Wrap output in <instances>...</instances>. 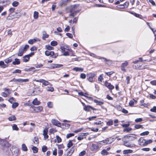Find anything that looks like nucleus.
<instances>
[{
	"label": "nucleus",
	"mask_w": 156,
	"mask_h": 156,
	"mask_svg": "<svg viewBox=\"0 0 156 156\" xmlns=\"http://www.w3.org/2000/svg\"><path fill=\"white\" fill-rule=\"evenodd\" d=\"M33 142L34 144H38L39 142L38 138L37 137H34Z\"/></svg>",
	"instance_id": "f704fd0d"
},
{
	"label": "nucleus",
	"mask_w": 156,
	"mask_h": 156,
	"mask_svg": "<svg viewBox=\"0 0 156 156\" xmlns=\"http://www.w3.org/2000/svg\"><path fill=\"white\" fill-rule=\"evenodd\" d=\"M48 150V148L45 145H43L42 147V151L45 152Z\"/></svg>",
	"instance_id": "37998d69"
},
{
	"label": "nucleus",
	"mask_w": 156,
	"mask_h": 156,
	"mask_svg": "<svg viewBox=\"0 0 156 156\" xmlns=\"http://www.w3.org/2000/svg\"><path fill=\"white\" fill-rule=\"evenodd\" d=\"M48 128H46L43 130V135L44 136V138L45 140L48 138L49 136L48 134Z\"/></svg>",
	"instance_id": "ddd939ff"
},
{
	"label": "nucleus",
	"mask_w": 156,
	"mask_h": 156,
	"mask_svg": "<svg viewBox=\"0 0 156 156\" xmlns=\"http://www.w3.org/2000/svg\"><path fill=\"white\" fill-rule=\"evenodd\" d=\"M22 150L23 151H26L28 150L27 147L25 144H23L22 145Z\"/></svg>",
	"instance_id": "7c9ffc66"
},
{
	"label": "nucleus",
	"mask_w": 156,
	"mask_h": 156,
	"mask_svg": "<svg viewBox=\"0 0 156 156\" xmlns=\"http://www.w3.org/2000/svg\"><path fill=\"white\" fill-rule=\"evenodd\" d=\"M33 81L42 83V84L44 86L49 85L50 84V83L48 81L43 79H40L39 80H36V79H35L33 80Z\"/></svg>",
	"instance_id": "423d86ee"
},
{
	"label": "nucleus",
	"mask_w": 156,
	"mask_h": 156,
	"mask_svg": "<svg viewBox=\"0 0 156 156\" xmlns=\"http://www.w3.org/2000/svg\"><path fill=\"white\" fill-rule=\"evenodd\" d=\"M63 151L62 150L60 149L58 151V156H62L63 154Z\"/></svg>",
	"instance_id": "052dcab7"
},
{
	"label": "nucleus",
	"mask_w": 156,
	"mask_h": 156,
	"mask_svg": "<svg viewBox=\"0 0 156 156\" xmlns=\"http://www.w3.org/2000/svg\"><path fill=\"white\" fill-rule=\"evenodd\" d=\"M104 62L105 64L109 65H111L112 64V60L109 59H105Z\"/></svg>",
	"instance_id": "b1692460"
},
{
	"label": "nucleus",
	"mask_w": 156,
	"mask_h": 156,
	"mask_svg": "<svg viewBox=\"0 0 156 156\" xmlns=\"http://www.w3.org/2000/svg\"><path fill=\"white\" fill-rule=\"evenodd\" d=\"M47 88V90L48 91L53 92L54 90V88L52 87H48Z\"/></svg>",
	"instance_id": "4d7b16f0"
},
{
	"label": "nucleus",
	"mask_w": 156,
	"mask_h": 156,
	"mask_svg": "<svg viewBox=\"0 0 156 156\" xmlns=\"http://www.w3.org/2000/svg\"><path fill=\"white\" fill-rule=\"evenodd\" d=\"M114 73V72L113 71H110L108 72H105V73L109 77H110L111 75H112Z\"/></svg>",
	"instance_id": "5fc2aeb1"
},
{
	"label": "nucleus",
	"mask_w": 156,
	"mask_h": 156,
	"mask_svg": "<svg viewBox=\"0 0 156 156\" xmlns=\"http://www.w3.org/2000/svg\"><path fill=\"white\" fill-rule=\"evenodd\" d=\"M132 130V128H124L123 130V131L126 132H128L130 131H131Z\"/></svg>",
	"instance_id": "bf43d9fd"
},
{
	"label": "nucleus",
	"mask_w": 156,
	"mask_h": 156,
	"mask_svg": "<svg viewBox=\"0 0 156 156\" xmlns=\"http://www.w3.org/2000/svg\"><path fill=\"white\" fill-rule=\"evenodd\" d=\"M104 85L108 88L109 90H112L114 88V87L110 83L108 82L107 80H106L104 83Z\"/></svg>",
	"instance_id": "6e6552de"
},
{
	"label": "nucleus",
	"mask_w": 156,
	"mask_h": 156,
	"mask_svg": "<svg viewBox=\"0 0 156 156\" xmlns=\"http://www.w3.org/2000/svg\"><path fill=\"white\" fill-rule=\"evenodd\" d=\"M51 122L53 125L56 126L58 127H61V123L57 120L55 119H51Z\"/></svg>",
	"instance_id": "1a4fd4ad"
},
{
	"label": "nucleus",
	"mask_w": 156,
	"mask_h": 156,
	"mask_svg": "<svg viewBox=\"0 0 156 156\" xmlns=\"http://www.w3.org/2000/svg\"><path fill=\"white\" fill-rule=\"evenodd\" d=\"M89 134L88 133H80L79 135V136L77 137V139L79 140H81L84 139V136L88 135Z\"/></svg>",
	"instance_id": "f8f14e48"
},
{
	"label": "nucleus",
	"mask_w": 156,
	"mask_h": 156,
	"mask_svg": "<svg viewBox=\"0 0 156 156\" xmlns=\"http://www.w3.org/2000/svg\"><path fill=\"white\" fill-rule=\"evenodd\" d=\"M129 63L127 61H125L124 62L122 63L121 66V70L124 72H126V68L128 65Z\"/></svg>",
	"instance_id": "9d476101"
},
{
	"label": "nucleus",
	"mask_w": 156,
	"mask_h": 156,
	"mask_svg": "<svg viewBox=\"0 0 156 156\" xmlns=\"http://www.w3.org/2000/svg\"><path fill=\"white\" fill-rule=\"evenodd\" d=\"M36 41V40L35 39H30L28 41V43L31 44H33Z\"/></svg>",
	"instance_id": "de8ad7c7"
},
{
	"label": "nucleus",
	"mask_w": 156,
	"mask_h": 156,
	"mask_svg": "<svg viewBox=\"0 0 156 156\" xmlns=\"http://www.w3.org/2000/svg\"><path fill=\"white\" fill-rule=\"evenodd\" d=\"M34 52H32L30 53L25 55L24 57L23 58H29L30 57H31L32 56L34 55Z\"/></svg>",
	"instance_id": "72a5a7b5"
},
{
	"label": "nucleus",
	"mask_w": 156,
	"mask_h": 156,
	"mask_svg": "<svg viewBox=\"0 0 156 156\" xmlns=\"http://www.w3.org/2000/svg\"><path fill=\"white\" fill-rule=\"evenodd\" d=\"M29 45H26L24 46H21L19 49V52L18 53V55L19 56H22L25 52H26L29 48Z\"/></svg>",
	"instance_id": "f257e3e1"
},
{
	"label": "nucleus",
	"mask_w": 156,
	"mask_h": 156,
	"mask_svg": "<svg viewBox=\"0 0 156 156\" xmlns=\"http://www.w3.org/2000/svg\"><path fill=\"white\" fill-rule=\"evenodd\" d=\"M49 37V35L47 34L46 32H43V36H42V39L44 40H45L46 38H48Z\"/></svg>",
	"instance_id": "cd10ccee"
},
{
	"label": "nucleus",
	"mask_w": 156,
	"mask_h": 156,
	"mask_svg": "<svg viewBox=\"0 0 156 156\" xmlns=\"http://www.w3.org/2000/svg\"><path fill=\"white\" fill-rule=\"evenodd\" d=\"M99 147L98 145L92 144L90 150L92 151H95L98 149Z\"/></svg>",
	"instance_id": "dca6fc26"
},
{
	"label": "nucleus",
	"mask_w": 156,
	"mask_h": 156,
	"mask_svg": "<svg viewBox=\"0 0 156 156\" xmlns=\"http://www.w3.org/2000/svg\"><path fill=\"white\" fill-rule=\"evenodd\" d=\"M74 134L73 133H69L66 136V138H69L70 137L74 136Z\"/></svg>",
	"instance_id": "8fccbe9b"
},
{
	"label": "nucleus",
	"mask_w": 156,
	"mask_h": 156,
	"mask_svg": "<svg viewBox=\"0 0 156 156\" xmlns=\"http://www.w3.org/2000/svg\"><path fill=\"white\" fill-rule=\"evenodd\" d=\"M74 151V147H72V148L70 149V150L68 151V153L69 154H70V155H71L73 154Z\"/></svg>",
	"instance_id": "e2e57ef3"
},
{
	"label": "nucleus",
	"mask_w": 156,
	"mask_h": 156,
	"mask_svg": "<svg viewBox=\"0 0 156 156\" xmlns=\"http://www.w3.org/2000/svg\"><path fill=\"white\" fill-rule=\"evenodd\" d=\"M45 54L47 56H50V57L53 58H56L58 55L56 54H55L54 52L49 51H46L45 52Z\"/></svg>",
	"instance_id": "39448f33"
},
{
	"label": "nucleus",
	"mask_w": 156,
	"mask_h": 156,
	"mask_svg": "<svg viewBox=\"0 0 156 156\" xmlns=\"http://www.w3.org/2000/svg\"><path fill=\"white\" fill-rule=\"evenodd\" d=\"M94 102L97 105L101 106L102 108H103L101 106L104 104V102L103 101H98L97 99H94Z\"/></svg>",
	"instance_id": "6ab92c4d"
},
{
	"label": "nucleus",
	"mask_w": 156,
	"mask_h": 156,
	"mask_svg": "<svg viewBox=\"0 0 156 156\" xmlns=\"http://www.w3.org/2000/svg\"><path fill=\"white\" fill-rule=\"evenodd\" d=\"M19 4V3L17 1H14L12 3V5L14 7H16Z\"/></svg>",
	"instance_id": "3c124183"
},
{
	"label": "nucleus",
	"mask_w": 156,
	"mask_h": 156,
	"mask_svg": "<svg viewBox=\"0 0 156 156\" xmlns=\"http://www.w3.org/2000/svg\"><path fill=\"white\" fill-rule=\"evenodd\" d=\"M67 2V0H62L59 2V5L62 6L63 5H66Z\"/></svg>",
	"instance_id": "c756f323"
},
{
	"label": "nucleus",
	"mask_w": 156,
	"mask_h": 156,
	"mask_svg": "<svg viewBox=\"0 0 156 156\" xmlns=\"http://www.w3.org/2000/svg\"><path fill=\"white\" fill-rule=\"evenodd\" d=\"M101 154L103 155H107L109 153L106 150L104 149L101 151Z\"/></svg>",
	"instance_id": "49530a36"
},
{
	"label": "nucleus",
	"mask_w": 156,
	"mask_h": 156,
	"mask_svg": "<svg viewBox=\"0 0 156 156\" xmlns=\"http://www.w3.org/2000/svg\"><path fill=\"white\" fill-rule=\"evenodd\" d=\"M86 153V151L83 150V151L81 152L79 154V156H83Z\"/></svg>",
	"instance_id": "6e6d98bb"
},
{
	"label": "nucleus",
	"mask_w": 156,
	"mask_h": 156,
	"mask_svg": "<svg viewBox=\"0 0 156 156\" xmlns=\"http://www.w3.org/2000/svg\"><path fill=\"white\" fill-rule=\"evenodd\" d=\"M21 73V70L20 69H16L14 70L13 72L12 73Z\"/></svg>",
	"instance_id": "864d4df0"
},
{
	"label": "nucleus",
	"mask_w": 156,
	"mask_h": 156,
	"mask_svg": "<svg viewBox=\"0 0 156 156\" xmlns=\"http://www.w3.org/2000/svg\"><path fill=\"white\" fill-rule=\"evenodd\" d=\"M56 139L57 140V142L58 143H60L62 141V140L61 138L58 135L56 136Z\"/></svg>",
	"instance_id": "a18cd8bd"
},
{
	"label": "nucleus",
	"mask_w": 156,
	"mask_h": 156,
	"mask_svg": "<svg viewBox=\"0 0 156 156\" xmlns=\"http://www.w3.org/2000/svg\"><path fill=\"white\" fill-rule=\"evenodd\" d=\"M57 132V130L55 128H51L49 129V132L50 134H54L55 133Z\"/></svg>",
	"instance_id": "c85d7f7f"
},
{
	"label": "nucleus",
	"mask_w": 156,
	"mask_h": 156,
	"mask_svg": "<svg viewBox=\"0 0 156 156\" xmlns=\"http://www.w3.org/2000/svg\"><path fill=\"white\" fill-rule=\"evenodd\" d=\"M96 74L90 73H88L87 75V80L90 82L92 83L94 82V78L96 76Z\"/></svg>",
	"instance_id": "7ed1b4c3"
},
{
	"label": "nucleus",
	"mask_w": 156,
	"mask_h": 156,
	"mask_svg": "<svg viewBox=\"0 0 156 156\" xmlns=\"http://www.w3.org/2000/svg\"><path fill=\"white\" fill-rule=\"evenodd\" d=\"M34 17L35 19H37L38 17V13L36 11H34Z\"/></svg>",
	"instance_id": "c03bdc74"
},
{
	"label": "nucleus",
	"mask_w": 156,
	"mask_h": 156,
	"mask_svg": "<svg viewBox=\"0 0 156 156\" xmlns=\"http://www.w3.org/2000/svg\"><path fill=\"white\" fill-rule=\"evenodd\" d=\"M134 99H133V100H131L129 102V106L131 107H133L134 105Z\"/></svg>",
	"instance_id": "13d9d810"
},
{
	"label": "nucleus",
	"mask_w": 156,
	"mask_h": 156,
	"mask_svg": "<svg viewBox=\"0 0 156 156\" xmlns=\"http://www.w3.org/2000/svg\"><path fill=\"white\" fill-rule=\"evenodd\" d=\"M47 105L50 108H51L53 107V103L51 102H48L47 103Z\"/></svg>",
	"instance_id": "09e8293b"
},
{
	"label": "nucleus",
	"mask_w": 156,
	"mask_h": 156,
	"mask_svg": "<svg viewBox=\"0 0 156 156\" xmlns=\"http://www.w3.org/2000/svg\"><path fill=\"white\" fill-rule=\"evenodd\" d=\"M63 65L62 64H51L50 68L51 69H55L56 68H60Z\"/></svg>",
	"instance_id": "2eb2a0df"
},
{
	"label": "nucleus",
	"mask_w": 156,
	"mask_h": 156,
	"mask_svg": "<svg viewBox=\"0 0 156 156\" xmlns=\"http://www.w3.org/2000/svg\"><path fill=\"white\" fill-rule=\"evenodd\" d=\"M103 76V74H102L99 76L98 78V81L100 82H102L104 80Z\"/></svg>",
	"instance_id": "a878e982"
},
{
	"label": "nucleus",
	"mask_w": 156,
	"mask_h": 156,
	"mask_svg": "<svg viewBox=\"0 0 156 156\" xmlns=\"http://www.w3.org/2000/svg\"><path fill=\"white\" fill-rule=\"evenodd\" d=\"M73 145V143L72 140H69L68 143L67 144V147L68 148H69Z\"/></svg>",
	"instance_id": "4c0bfd02"
},
{
	"label": "nucleus",
	"mask_w": 156,
	"mask_h": 156,
	"mask_svg": "<svg viewBox=\"0 0 156 156\" xmlns=\"http://www.w3.org/2000/svg\"><path fill=\"white\" fill-rule=\"evenodd\" d=\"M76 5H74L70 9L69 12H70V16H74L76 15Z\"/></svg>",
	"instance_id": "0eeeda50"
},
{
	"label": "nucleus",
	"mask_w": 156,
	"mask_h": 156,
	"mask_svg": "<svg viewBox=\"0 0 156 156\" xmlns=\"http://www.w3.org/2000/svg\"><path fill=\"white\" fill-rule=\"evenodd\" d=\"M8 120L10 121H13L16 120V118L14 115H12L8 118Z\"/></svg>",
	"instance_id": "393cba45"
},
{
	"label": "nucleus",
	"mask_w": 156,
	"mask_h": 156,
	"mask_svg": "<svg viewBox=\"0 0 156 156\" xmlns=\"http://www.w3.org/2000/svg\"><path fill=\"white\" fill-rule=\"evenodd\" d=\"M8 101L11 104H12L13 102L15 101V99L13 97H11L8 100Z\"/></svg>",
	"instance_id": "a19ab883"
},
{
	"label": "nucleus",
	"mask_w": 156,
	"mask_h": 156,
	"mask_svg": "<svg viewBox=\"0 0 156 156\" xmlns=\"http://www.w3.org/2000/svg\"><path fill=\"white\" fill-rule=\"evenodd\" d=\"M12 129L13 130H18L19 129V128L17 126L16 124H14L12 126Z\"/></svg>",
	"instance_id": "680f3d73"
},
{
	"label": "nucleus",
	"mask_w": 156,
	"mask_h": 156,
	"mask_svg": "<svg viewBox=\"0 0 156 156\" xmlns=\"http://www.w3.org/2000/svg\"><path fill=\"white\" fill-rule=\"evenodd\" d=\"M133 152V151L132 150L128 149L124 150L123 151V154H127L129 153H131Z\"/></svg>",
	"instance_id": "bb28decb"
},
{
	"label": "nucleus",
	"mask_w": 156,
	"mask_h": 156,
	"mask_svg": "<svg viewBox=\"0 0 156 156\" xmlns=\"http://www.w3.org/2000/svg\"><path fill=\"white\" fill-rule=\"evenodd\" d=\"M101 144L103 145L109 144L111 143V142L109 141V139L108 138H107L105 140L101 141Z\"/></svg>",
	"instance_id": "f3484780"
},
{
	"label": "nucleus",
	"mask_w": 156,
	"mask_h": 156,
	"mask_svg": "<svg viewBox=\"0 0 156 156\" xmlns=\"http://www.w3.org/2000/svg\"><path fill=\"white\" fill-rule=\"evenodd\" d=\"M13 156H16L18 153V149L16 148H12L11 150Z\"/></svg>",
	"instance_id": "4468645a"
},
{
	"label": "nucleus",
	"mask_w": 156,
	"mask_h": 156,
	"mask_svg": "<svg viewBox=\"0 0 156 156\" xmlns=\"http://www.w3.org/2000/svg\"><path fill=\"white\" fill-rule=\"evenodd\" d=\"M113 124V121L112 120H109L106 122V125L108 126H111Z\"/></svg>",
	"instance_id": "79ce46f5"
},
{
	"label": "nucleus",
	"mask_w": 156,
	"mask_h": 156,
	"mask_svg": "<svg viewBox=\"0 0 156 156\" xmlns=\"http://www.w3.org/2000/svg\"><path fill=\"white\" fill-rule=\"evenodd\" d=\"M150 111L151 112L156 113V106H154L152 108L150 109Z\"/></svg>",
	"instance_id": "774afa93"
},
{
	"label": "nucleus",
	"mask_w": 156,
	"mask_h": 156,
	"mask_svg": "<svg viewBox=\"0 0 156 156\" xmlns=\"http://www.w3.org/2000/svg\"><path fill=\"white\" fill-rule=\"evenodd\" d=\"M57 42L55 41H53L51 42V44L53 46H55L57 45Z\"/></svg>",
	"instance_id": "603ef678"
},
{
	"label": "nucleus",
	"mask_w": 156,
	"mask_h": 156,
	"mask_svg": "<svg viewBox=\"0 0 156 156\" xmlns=\"http://www.w3.org/2000/svg\"><path fill=\"white\" fill-rule=\"evenodd\" d=\"M0 66L3 68H5L8 66V64H5L4 62L2 61H0Z\"/></svg>",
	"instance_id": "412c9836"
},
{
	"label": "nucleus",
	"mask_w": 156,
	"mask_h": 156,
	"mask_svg": "<svg viewBox=\"0 0 156 156\" xmlns=\"http://www.w3.org/2000/svg\"><path fill=\"white\" fill-rule=\"evenodd\" d=\"M145 142V140L143 138H140L138 141V143L140 145H143L144 146V142Z\"/></svg>",
	"instance_id": "4be33fe9"
},
{
	"label": "nucleus",
	"mask_w": 156,
	"mask_h": 156,
	"mask_svg": "<svg viewBox=\"0 0 156 156\" xmlns=\"http://www.w3.org/2000/svg\"><path fill=\"white\" fill-rule=\"evenodd\" d=\"M30 106V108L33 109L32 111V113H39L42 112L43 110V108L41 106L35 107L31 105Z\"/></svg>",
	"instance_id": "f03ea898"
},
{
	"label": "nucleus",
	"mask_w": 156,
	"mask_h": 156,
	"mask_svg": "<svg viewBox=\"0 0 156 156\" xmlns=\"http://www.w3.org/2000/svg\"><path fill=\"white\" fill-rule=\"evenodd\" d=\"M152 142V140H145V142H144V146L147 145L148 144L151 143Z\"/></svg>",
	"instance_id": "473e14b6"
},
{
	"label": "nucleus",
	"mask_w": 156,
	"mask_h": 156,
	"mask_svg": "<svg viewBox=\"0 0 156 156\" xmlns=\"http://www.w3.org/2000/svg\"><path fill=\"white\" fill-rule=\"evenodd\" d=\"M45 47L47 49L49 50H53L54 48L53 47H52L49 45H46Z\"/></svg>",
	"instance_id": "0e129e2a"
},
{
	"label": "nucleus",
	"mask_w": 156,
	"mask_h": 156,
	"mask_svg": "<svg viewBox=\"0 0 156 156\" xmlns=\"http://www.w3.org/2000/svg\"><path fill=\"white\" fill-rule=\"evenodd\" d=\"M32 149L34 153H36L38 152V148L34 146L32 147Z\"/></svg>",
	"instance_id": "ea45409f"
},
{
	"label": "nucleus",
	"mask_w": 156,
	"mask_h": 156,
	"mask_svg": "<svg viewBox=\"0 0 156 156\" xmlns=\"http://www.w3.org/2000/svg\"><path fill=\"white\" fill-rule=\"evenodd\" d=\"M3 90L5 91H6V93L2 92L1 93V95L4 97H7L9 96V95L11 93V90L9 88H5L3 89Z\"/></svg>",
	"instance_id": "20e7f679"
},
{
	"label": "nucleus",
	"mask_w": 156,
	"mask_h": 156,
	"mask_svg": "<svg viewBox=\"0 0 156 156\" xmlns=\"http://www.w3.org/2000/svg\"><path fill=\"white\" fill-rule=\"evenodd\" d=\"M20 63V61L19 59H15V61L13 62L12 64L14 65H19Z\"/></svg>",
	"instance_id": "c9c22d12"
},
{
	"label": "nucleus",
	"mask_w": 156,
	"mask_h": 156,
	"mask_svg": "<svg viewBox=\"0 0 156 156\" xmlns=\"http://www.w3.org/2000/svg\"><path fill=\"white\" fill-rule=\"evenodd\" d=\"M62 126H65V127H63V128H65V129H68L69 127L70 126V125L67 123H63V124H62Z\"/></svg>",
	"instance_id": "58836bf2"
},
{
	"label": "nucleus",
	"mask_w": 156,
	"mask_h": 156,
	"mask_svg": "<svg viewBox=\"0 0 156 156\" xmlns=\"http://www.w3.org/2000/svg\"><path fill=\"white\" fill-rule=\"evenodd\" d=\"M10 82H15L16 83L20 82V79H16L13 78L10 81Z\"/></svg>",
	"instance_id": "2f4dec72"
},
{
	"label": "nucleus",
	"mask_w": 156,
	"mask_h": 156,
	"mask_svg": "<svg viewBox=\"0 0 156 156\" xmlns=\"http://www.w3.org/2000/svg\"><path fill=\"white\" fill-rule=\"evenodd\" d=\"M73 70L75 71L76 72H83V69L82 68L75 67L73 68Z\"/></svg>",
	"instance_id": "5701e85b"
},
{
	"label": "nucleus",
	"mask_w": 156,
	"mask_h": 156,
	"mask_svg": "<svg viewBox=\"0 0 156 156\" xmlns=\"http://www.w3.org/2000/svg\"><path fill=\"white\" fill-rule=\"evenodd\" d=\"M149 132L148 131H145L144 132L142 133H141L140 134V135L141 136H145L148 135L149 134Z\"/></svg>",
	"instance_id": "69168bd1"
},
{
	"label": "nucleus",
	"mask_w": 156,
	"mask_h": 156,
	"mask_svg": "<svg viewBox=\"0 0 156 156\" xmlns=\"http://www.w3.org/2000/svg\"><path fill=\"white\" fill-rule=\"evenodd\" d=\"M90 109L96 111L98 110L97 109L94 108L93 107L89 105H86L85 107H83V109L87 112H90Z\"/></svg>",
	"instance_id": "9b49d317"
},
{
	"label": "nucleus",
	"mask_w": 156,
	"mask_h": 156,
	"mask_svg": "<svg viewBox=\"0 0 156 156\" xmlns=\"http://www.w3.org/2000/svg\"><path fill=\"white\" fill-rule=\"evenodd\" d=\"M80 77L82 79H85L86 77V75L84 73H81L80 75Z\"/></svg>",
	"instance_id": "338daca9"
},
{
	"label": "nucleus",
	"mask_w": 156,
	"mask_h": 156,
	"mask_svg": "<svg viewBox=\"0 0 156 156\" xmlns=\"http://www.w3.org/2000/svg\"><path fill=\"white\" fill-rule=\"evenodd\" d=\"M32 104L35 105H39L41 102L39 101H38L37 99V98H35L32 102Z\"/></svg>",
	"instance_id": "aec40b11"
},
{
	"label": "nucleus",
	"mask_w": 156,
	"mask_h": 156,
	"mask_svg": "<svg viewBox=\"0 0 156 156\" xmlns=\"http://www.w3.org/2000/svg\"><path fill=\"white\" fill-rule=\"evenodd\" d=\"M19 105V103L17 102H15L12 104V108L15 109Z\"/></svg>",
	"instance_id": "e433bc0d"
},
{
	"label": "nucleus",
	"mask_w": 156,
	"mask_h": 156,
	"mask_svg": "<svg viewBox=\"0 0 156 156\" xmlns=\"http://www.w3.org/2000/svg\"><path fill=\"white\" fill-rule=\"evenodd\" d=\"M35 68L34 67H31L30 68H25L24 69V71L25 72H30L32 71L33 72H35L36 71V70H35Z\"/></svg>",
	"instance_id": "a211bd4d"
}]
</instances>
